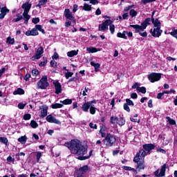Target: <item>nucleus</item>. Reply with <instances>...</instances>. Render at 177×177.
I'll return each instance as SVG.
<instances>
[{
  "instance_id": "1",
  "label": "nucleus",
  "mask_w": 177,
  "mask_h": 177,
  "mask_svg": "<svg viewBox=\"0 0 177 177\" xmlns=\"http://www.w3.org/2000/svg\"><path fill=\"white\" fill-rule=\"evenodd\" d=\"M68 147L71 154H77V156H85L88 153V148L83 145L78 140H71L70 142H66L64 145Z\"/></svg>"
},
{
  "instance_id": "2",
  "label": "nucleus",
  "mask_w": 177,
  "mask_h": 177,
  "mask_svg": "<svg viewBox=\"0 0 177 177\" xmlns=\"http://www.w3.org/2000/svg\"><path fill=\"white\" fill-rule=\"evenodd\" d=\"M146 156H147L146 151L143 149H140L133 159V162L136 164V171L138 172H140L142 169L144 170L145 168H146V165H145V157H146Z\"/></svg>"
},
{
  "instance_id": "3",
  "label": "nucleus",
  "mask_w": 177,
  "mask_h": 177,
  "mask_svg": "<svg viewBox=\"0 0 177 177\" xmlns=\"http://www.w3.org/2000/svg\"><path fill=\"white\" fill-rule=\"evenodd\" d=\"M31 6H32V4L27 1L23 3L21 6V8L24 9V24H28V20L31 19V16L28 15V13H30V10H31Z\"/></svg>"
},
{
  "instance_id": "4",
  "label": "nucleus",
  "mask_w": 177,
  "mask_h": 177,
  "mask_svg": "<svg viewBox=\"0 0 177 177\" xmlns=\"http://www.w3.org/2000/svg\"><path fill=\"white\" fill-rule=\"evenodd\" d=\"M117 142V138L114 134L111 133H106V136L103 140V143L106 147H112V146H115V142Z\"/></svg>"
},
{
  "instance_id": "5",
  "label": "nucleus",
  "mask_w": 177,
  "mask_h": 177,
  "mask_svg": "<svg viewBox=\"0 0 177 177\" xmlns=\"http://www.w3.org/2000/svg\"><path fill=\"white\" fill-rule=\"evenodd\" d=\"M89 171V166L88 165L80 167L76 169L75 177H85L86 172Z\"/></svg>"
},
{
  "instance_id": "6",
  "label": "nucleus",
  "mask_w": 177,
  "mask_h": 177,
  "mask_svg": "<svg viewBox=\"0 0 177 177\" xmlns=\"http://www.w3.org/2000/svg\"><path fill=\"white\" fill-rule=\"evenodd\" d=\"M129 27H131V28H134L135 33L139 34L140 37H142L143 38H146L147 37V32L145 31L142 32V31H145L146 29L145 28L141 29L140 28H139V24L129 25Z\"/></svg>"
},
{
  "instance_id": "7",
  "label": "nucleus",
  "mask_w": 177,
  "mask_h": 177,
  "mask_svg": "<svg viewBox=\"0 0 177 177\" xmlns=\"http://www.w3.org/2000/svg\"><path fill=\"white\" fill-rule=\"evenodd\" d=\"M37 86L40 89H46L49 86V82H48V76H43L41 80L37 82Z\"/></svg>"
},
{
  "instance_id": "8",
  "label": "nucleus",
  "mask_w": 177,
  "mask_h": 177,
  "mask_svg": "<svg viewBox=\"0 0 177 177\" xmlns=\"http://www.w3.org/2000/svg\"><path fill=\"white\" fill-rule=\"evenodd\" d=\"M161 73H151L148 75V80L150 82L154 84V82H157L161 80Z\"/></svg>"
},
{
  "instance_id": "9",
  "label": "nucleus",
  "mask_w": 177,
  "mask_h": 177,
  "mask_svg": "<svg viewBox=\"0 0 177 177\" xmlns=\"http://www.w3.org/2000/svg\"><path fill=\"white\" fill-rule=\"evenodd\" d=\"M110 24H113L111 19L105 20L104 22L99 24L98 30L104 32L106 30H109V26H110Z\"/></svg>"
},
{
  "instance_id": "10",
  "label": "nucleus",
  "mask_w": 177,
  "mask_h": 177,
  "mask_svg": "<svg viewBox=\"0 0 177 177\" xmlns=\"http://www.w3.org/2000/svg\"><path fill=\"white\" fill-rule=\"evenodd\" d=\"M64 15L68 20H70L71 21H73L74 24H77V21L75 19V17L73 15V12L70 11V9L66 8L64 12Z\"/></svg>"
},
{
  "instance_id": "11",
  "label": "nucleus",
  "mask_w": 177,
  "mask_h": 177,
  "mask_svg": "<svg viewBox=\"0 0 177 177\" xmlns=\"http://www.w3.org/2000/svg\"><path fill=\"white\" fill-rule=\"evenodd\" d=\"M42 55H44V47L40 46L36 50L35 54L30 58L32 62L35 60H39L41 57H42Z\"/></svg>"
},
{
  "instance_id": "12",
  "label": "nucleus",
  "mask_w": 177,
  "mask_h": 177,
  "mask_svg": "<svg viewBox=\"0 0 177 177\" xmlns=\"http://www.w3.org/2000/svg\"><path fill=\"white\" fill-rule=\"evenodd\" d=\"M149 32L151 34L153 38H160V37H161V34H162V30H161V28L156 27L153 29L151 28Z\"/></svg>"
},
{
  "instance_id": "13",
  "label": "nucleus",
  "mask_w": 177,
  "mask_h": 177,
  "mask_svg": "<svg viewBox=\"0 0 177 177\" xmlns=\"http://www.w3.org/2000/svg\"><path fill=\"white\" fill-rule=\"evenodd\" d=\"M165 171H167V164H164L161 166L160 172V169H157L153 172V175L156 177H163L165 176Z\"/></svg>"
},
{
  "instance_id": "14",
  "label": "nucleus",
  "mask_w": 177,
  "mask_h": 177,
  "mask_svg": "<svg viewBox=\"0 0 177 177\" xmlns=\"http://www.w3.org/2000/svg\"><path fill=\"white\" fill-rule=\"evenodd\" d=\"M53 84L55 86V93H56V95H60V93H62V92H63V88H62V84H60V82H59V80H56L53 82Z\"/></svg>"
},
{
  "instance_id": "15",
  "label": "nucleus",
  "mask_w": 177,
  "mask_h": 177,
  "mask_svg": "<svg viewBox=\"0 0 177 177\" xmlns=\"http://www.w3.org/2000/svg\"><path fill=\"white\" fill-rule=\"evenodd\" d=\"M156 149V145L154 144H145L142 145V149L141 150H143L145 151H147V154H150L151 152V150H154Z\"/></svg>"
},
{
  "instance_id": "16",
  "label": "nucleus",
  "mask_w": 177,
  "mask_h": 177,
  "mask_svg": "<svg viewBox=\"0 0 177 177\" xmlns=\"http://www.w3.org/2000/svg\"><path fill=\"white\" fill-rule=\"evenodd\" d=\"M46 120L48 122H50V124H57V125H62V122L56 119V118L50 114L47 115Z\"/></svg>"
},
{
  "instance_id": "17",
  "label": "nucleus",
  "mask_w": 177,
  "mask_h": 177,
  "mask_svg": "<svg viewBox=\"0 0 177 177\" xmlns=\"http://www.w3.org/2000/svg\"><path fill=\"white\" fill-rule=\"evenodd\" d=\"M150 21H151V18H146L144 20V21H142L141 23V25H138L139 28H141V29L147 28V26H150V24H151V23H150Z\"/></svg>"
},
{
  "instance_id": "18",
  "label": "nucleus",
  "mask_w": 177,
  "mask_h": 177,
  "mask_svg": "<svg viewBox=\"0 0 177 177\" xmlns=\"http://www.w3.org/2000/svg\"><path fill=\"white\" fill-rule=\"evenodd\" d=\"M25 35L26 37H36L37 35H39V32H38V30L35 28H33L31 30L26 31Z\"/></svg>"
},
{
  "instance_id": "19",
  "label": "nucleus",
  "mask_w": 177,
  "mask_h": 177,
  "mask_svg": "<svg viewBox=\"0 0 177 177\" xmlns=\"http://www.w3.org/2000/svg\"><path fill=\"white\" fill-rule=\"evenodd\" d=\"M42 107L43 108L41 110L40 118H45V117L48 115V109H49V107L46 105H43Z\"/></svg>"
},
{
  "instance_id": "20",
  "label": "nucleus",
  "mask_w": 177,
  "mask_h": 177,
  "mask_svg": "<svg viewBox=\"0 0 177 177\" xmlns=\"http://www.w3.org/2000/svg\"><path fill=\"white\" fill-rule=\"evenodd\" d=\"M91 106L90 102H84L82 106V111H84V113H88L89 111V109H91Z\"/></svg>"
},
{
  "instance_id": "21",
  "label": "nucleus",
  "mask_w": 177,
  "mask_h": 177,
  "mask_svg": "<svg viewBox=\"0 0 177 177\" xmlns=\"http://www.w3.org/2000/svg\"><path fill=\"white\" fill-rule=\"evenodd\" d=\"M16 17L17 18H15L12 19V23H17L19 21H20L21 20H24V17L23 16V14L21 15H20V13H17L16 15Z\"/></svg>"
},
{
  "instance_id": "22",
  "label": "nucleus",
  "mask_w": 177,
  "mask_h": 177,
  "mask_svg": "<svg viewBox=\"0 0 177 177\" xmlns=\"http://www.w3.org/2000/svg\"><path fill=\"white\" fill-rule=\"evenodd\" d=\"M151 23L153 24V27L155 28H161V22L158 19H153L151 20Z\"/></svg>"
},
{
  "instance_id": "23",
  "label": "nucleus",
  "mask_w": 177,
  "mask_h": 177,
  "mask_svg": "<svg viewBox=\"0 0 177 177\" xmlns=\"http://www.w3.org/2000/svg\"><path fill=\"white\" fill-rule=\"evenodd\" d=\"M92 151H90L88 156H83V155L80 156L77 158V159L80 160V161H84V160H88V158H91V156H92Z\"/></svg>"
},
{
  "instance_id": "24",
  "label": "nucleus",
  "mask_w": 177,
  "mask_h": 177,
  "mask_svg": "<svg viewBox=\"0 0 177 177\" xmlns=\"http://www.w3.org/2000/svg\"><path fill=\"white\" fill-rule=\"evenodd\" d=\"M77 55H78V50H72L67 53V56L68 57H74V56H77Z\"/></svg>"
},
{
  "instance_id": "25",
  "label": "nucleus",
  "mask_w": 177,
  "mask_h": 177,
  "mask_svg": "<svg viewBox=\"0 0 177 177\" xmlns=\"http://www.w3.org/2000/svg\"><path fill=\"white\" fill-rule=\"evenodd\" d=\"M87 52L89 53H96V52H99L100 48H97L96 47H88L86 48Z\"/></svg>"
},
{
  "instance_id": "26",
  "label": "nucleus",
  "mask_w": 177,
  "mask_h": 177,
  "mask_svg": "<svg viewBox=\"0 0 177 177\" xmlns=\"http://www.w3.org/2000/svg\"><path fill=\"white\" fill-rule=\"evenodd\" d=\"M91 66L94 67L95 73L99 71V68H100V64L99 63H95V62H90Z\"/></svg>"
},
{
  "instance_id": "27",
  "label": "nucleus",
  "mask_w": 177,
  "mask_h": 177,
  "mask_svg": "<svg viewBox=\"0 0 177 177\" xmlns=\"http://www.w3.org/2000/svg\"><path fill=\"white\" fill-rule=\"evenodd\" d=\"M24 93H26V92L21 88H18L13 92V95H24Z\"/></svg>"
},
{
  "instance_id": "28",
  "label": "nucleus",
  "mask_w": 177,
  "mask_h": 177,
  "mask_svg": "<svg viewBox=\"0 0 177 177\" xmlns=\"http://www.w3.org/2000/svg\"><path fill=\"white\" fill-rule=\"evenodd\" d=\"M122 168L124 169V171H133L135 174H138V170H136V169L132 168L129 166H123Z\"/></svg>"
},
{
  "instance_id": "29",
  "label": "nucleus",
  "mask_w": 177,
  "mask_h": 177,
  "mask_svg": "<svg viewBox=\"0 0 177 177\" xmlns=\"http://www.w3.org/2000/svg\"><path fill=\"white\" fill-rule=\"evenodd\" d=\"M0 143H3L6 146H9V140L6 137H0Z\"/></svg>"
},
{
  "instance_id": "30",
  "label": "nucleus",
  "mask_w": 177,
  "mask_h": 177,
  "mask_svg": "<svg viewBox=\"0 0 177 177\" xmlns=\"http://www.w3.org/2000/svg\"><path fill=\"white\" fill-rule=\"evenodd\" d=\"M83 10H85L86 12H91V10H92V6L84 3L83 6Z\"/></svg>"
},
{
  "instance_id": "31",
  "label": "nucleus",
  "mask_w": 177,
  "mask_h": 177,
  "mask_svg": "<svg viewBox=\"0 0 177 177\" xmlns=\"http://www.w3.org/2000/svg\"><path fill=\"white\" fill-rule=\"evenodd\" d=\"M42 62L39 64V67H45L48 63V58L46 57H43Z\"/></svg>"
},
{
  "instance_id": "32",
  "label": "nucleus",
  "mask_w": 177,
  "mask_h": 177,
  "mask_svg": "<svg viewBox=\"0 0 177 177\" xmlns=\"http://www.w3.org/2000/svg\"><path fill=\"white\" fill-rule=\"evenodd\" d=\"M26 156V153L24 152H21L15 154V158L17 161H20V160H22L21 158V156L24 157Z\"/></svg>"
},
{
  "instance_id": "33",
  "label": "nucleus",
  "mask_w": 177,
  "mask_h": 177,
  "mask_svg": "<svg viewBox=\"0 0 177 177\" xmlns=\"http://www.w3.org/2000/svg\"><path fill=\"white\" fill-rule=\"evenodd\" d=\"M166 120H167L169 125H176V121H175L174 119H171L169 116H167Z\"/></svg>"
},
{
  "instance_id": "34",
  "label": "nucleus",
  "mask_w": 177,
  "mask_h": 177,
  "mask_svg": "<svg viewBox=\"0 0 177 177\" xmlns=\"http://www.w3.org/2000/svg\"><path fill=\"white\" fill-rule=\"evenodd\" d=\"M60 103H62V104H64L65 106H67V104H71L73 103V100H71V99H65L63 101H60Z\"/></svg>"
},
{
  "instance_id": "35",
  "label": "nucleus",
  "mask_w": 177,
  "mask_h": 177,
  "mask_svg": "<svg viewBox=\"0 0 177 177\" xmlns=\"http://www.w3.org/2000/svg\"><path fill=\"white\" fill-rule=\"evenodd\" d=\"M129 16L132 18L136 17L138 16V12L133 9L130 10Z\"/></svg>"
},
{
  "instance_id": "36",
  "label": "nucleus",
  "mask_w": 177,
  "mask_h": 177,
  "mask_svg": "<svg viewBox=\"0 0 177 177\" xmlns=\"http://www.w3.org/2000/svg\"><path fill=\"white\" fill-rule=\"evenodd\" d=\"M6 43L8 44V45H14L15 44V38H12L10 36L7 37Z\"/></svg>"
},
{
  "instance_id": "37",
  "label": "nucleus",
  "mask_w": 177,
  "mask_h": 177,
  "mask_svg": "<svg viewBox=\"0 0 177 177\" xmlns=\"http://www.w3.org/2000/svg\"><path fill=\"white\" fill-rule=\"evenodd\" d=\"M120 127H122L123 125H125V120L124 118H119L118 120V123Z\"/></svg>"
},
{
  "instance_id": "38",
  "label": "nucleus",
  "mask_w": 177,
  "mask_h": 177,
  "mask_svg": "<svg viewBox=\"0 0 177 177\" xmlns=\"http://www.w3.org/2000/svg\"><path fill=\"white\" fill-rule=\"evenodd\" d=\"M110 122H111V124H113V125H114V124H117L118 122V118L111 116L110 118Z\"/></svg>"
},
{
  "instance_id": "39",
  "label": "nucleus",
  "mask_w": 177,
  "mask_h": 177,
  "mask_svg": "<svg viewBox=\"0 0 177 177\" xmlns=\"http://www.w3.org/2000/svg\"><path fill=\"white\" fill-rule=\"evenodd\" d=\"M26 141H27V136H21V138H18V142H20V143H21L22 145H24V143H26Z\"/></svg>"
},
{
  "instance_id": "40",
  "label": "nucleus",
  "mask_w": 177,
  "mask_h": 177,
  "mask_svg": "<svg viewBox=\"0 0 177 177\" xmlns=\"http://www.w3.org/2000/svg\"><path fill=\"white\" fill-rule=\"evenodd\" d=\"M62 107H63V104H59V103H55V104H53L51 105V108L52 109H62Z\"/></svg>"
},
{
  "instance_id": "41",
  "label": "nucleus",
  "mask_w": 177,
  "mask_h": 177,
  "mask_svg": "<svg viewBox=\"0 0 177 177\" xmlns=\"http://www.w3.org/2000/svg\"><path fill=\"white\" fill-rule=\"evenodd\" d=\"M0 10H1V13L5 15H8V13H9L10 12L9 9H8V8L6 7H3L0 8Z\"/></svg>"
},
{
  "instance_id": "42",
  "label": "nucleus",
  "mask_w": 177,
  "mask_h": 177,
  "mask_svg": "<svg viewBox=\"0 0 177 177\" xmlns=\"http://www.w3.org/2000/svg\"><path fill=\"white\" fill-rule=\"evenodd\" d=\"M137 91L140 92V93L145 94L147 92L146 87H145V86L138 87V88H137Z\"/></svg>"
},
{
  "instance_id": "43",
  "label": "nucleus",
  "mask_w": 177,
  "mask_h": 177,
  "mask_svg": "<svg viewBox=\"0 0 177 177\" xmlns=\"http://www.w3.org/2000/svg\"><path fill=\"white\" fill-rule=\"evenodd\" d=\"M30 125L33 129L38 128V123L35 120H31Z\"/></svg>"
},
{
  "instance_id": "44",
  "label": "nucleus",
  "mask_w": 177,
  "mask_h": 177,
  "mask_svg": "<svg viewBox=\"0 0 177 177\" xmlns=\"http://www.w3.org/2000/svg\"><path fill=\"white\" fill-rule=\"evenodd\" d=\"M126 104H127L128 106H131L132 107H133V106H135V104L133 103V101H132L129 98L126 99Z\"/></svg>"
},
{
  "instance_id": "45",
  "label": "nucleus",
  "mask_w": 177,
  "mask_h": 177,
  "mask_svg": "<svg viewBox=\"0 0 177 177\" xmlns=\"http://www.w3.org/2000/svg\"><path fill=\"white\" fill-rule=\"evenodd\" d=\"M117 37L118 38H123V39H128V37H127V35H124L121 32H119L117 33Z\"/></svg>"
},
{
  "instance_id": "46",
  "label": "nucleus",
  "mask_w": 177,
  "mask_h": 177,
  "mask_svg": "<svg viewBox=\"0 0 177 177\" xmlns=\"http://www.w3.org/2000/svg\"><path fill=\"white\" fill-rule=\"evenodd\" d=\"M41 157H42V153H41L40 151H37L36 152L37 162H39V160H41Z\"/></svg>"
},
{
  "instance_id": "47",
  "label": "nucleus",
  "mask_w": 177,
  "mask_h": 177,
  "mask_svg": "<svg viewBox=\"0 0 177 177\" xmlns=\"http://www.w3.org/2000/svg\"><path fill=\"white\" fill-rule=\"evenodd\" d=\"M109 30L111 31V34H114L115 31V26H114V24H109Z\"/></svg>"
},
{
  "instance_id": "48",
  "label": "nucleus",
  "mask_w": 177,
  "mask_h": 177,
  "mask_svg": "<svg viewBox=\"0 0 177 177\" xmlns=\"http://www.w3.org/2000/svg\"><path fill=\"white\" fill-rule=\"evenodd\" d=\"M123 109L127 113H131V108H129V105H128V104L124 103L123 105Z\"/></svg>"
},
{
  "instance_id": "49",
  "label": "nucleus",
  "mask_w": 177,
  "mask_h": 177,
  "mask_svg": "<svg viewBox=\"0 0 177 177\" xmlns=\"http://www.w3.org/2000/svg\"><path fill=\"white\" fill-rule=\"evenodd\" d=\"M73 75H74V73L73 72L67 71V73H65V77L66 80H68V78L73 77Z\"/></svg>"
},
{
  "instance_id": "50",
  "label": "nucleus",
  "mask_w": 177,
  "mask_h": 177,
  "mask_svg": "<svg viewBox=\"0 0 177 177\" xmlns=\"http://www.w3.org/2000/svg\"><path fill=\"white\" fill-rule=\"evenodd\" d=\"M90 114H92L93 115L96 114V108L95 106H91L90 107Z\"/></svg>"
},
{
  "instance_id": "51",
  "label": "nucleus",
  "mask_w": 177,
  "mask_h": 177,
  "mask_svg": "<svg viewBox=\"0 0 177 177\" xmlns=\"http://www.w3.org/2000/svg\"><path fill=\"white\" fill-rule=\"evenodd\" d=\"M24 120H25V121H28V120H31V114L26 113L25 115H24Z\"/></svg>"
},
{
  "instance_id": "52",
  "label": "nucleus",
  "mask_w": 177,
  "mask_h": 177,
  "mask_svg": "<svg viewBox=\"0 0 177 177\" xmlns=\"http://www.w3.org/2000/svg\"><path fill=\"white\" fill-rule=\"evenodd\" d=\"M157 0H141V3L146 5L147 3H150L151 2H156Z\"/></svg>"
},
{
  "instance_id": "53",
  "label": "nucleus",
  "mask_w": 177,
  "mask_h": 177,
  "mask_svg": "<svg viewBox=\"0 0 177 177\" xmlns=\"http://www.w3.org/2000/svg\"><path fill=\"white\" fill-rule=\"evenodd\" d=\"M76 77H72L71 79H69V80L68 81V82H77V81H78V77H77V76L78 75V74H75Z\"/></svg>"
},
{
  "instance_id": "54",
  "label": "nucleus",
  "mask_w": 177,
  "mask_h": 177,
  "mask_svg": "<svg viewBox=\"0 0 177 177\" xmlns=\"http://www.w3.org/2000/svg\"><path fill=\"white\" fill-rule=\"evenodd\" d=\"M39 74V71L37 69H33L32 70V75L33 77H37Z\"/></svg>"
},
{
  "instance_id": "55",
  "label": "nucleus",
  "mask_w": 177,
  "mask_h": 177,
  "mask_svg": "<svg viewBox=\"0 0 177 177\" xmlns=\"http://www.w3.org/2000/svg\"><path fill=\"white\" fill-rule=\"evenodd\" d=\"M88 125L91 129H97V124H95L93 122H90Z\"/></svg>"
},
{
  "instance_id": "56",
  "label": "nucleus",
  "mask_w": 177,
  "mask_h": 177,
  "mask_svg": "<svg viewBox=\"0 0 177 177\" xmlns=\"http://www.w3.org/2000/svg\"><path fill=\"white\" fill-rule=\"evenodd\" d=\"M26 104H27L26 103V104L19 103L18 104V109H19L20 110L24 109V108L26 107Z\"/></svg>"
},
{
  "instance_id": "57",
  "label": "nucleus",
  "mask_w": 177,
  "mask_h": 177,
  "mask_svg": "<svg viewBox=\"0 0 177 177\" xmlns=\"http://www.w3.org/2000/svg\"><path fill=\"white\" fill-rule=\"evenodd\" d=\"M134 6L135 5H131V6H128L127 7H125L124 8V12H129V10H131L132 8H133Z\"/></svg>"
},
{
  "instance_id": "58",
  "label": "nucleus",
  "mask_w": 177,
  "mask_h": 177,
  "mask_svg": "<svg viewBox=\"0 0 177 177\" xmlns=\"http://www.w3.org/2000/svg\"><path fill=\"white\" fill-rule=\"evenodd\" d=\"M32 23H33V24H38V23H39V17L32 18Z\"/></svg>"
},
{
  "instance_id": "59",
  "label": "nucleus",
  "mask_w": 177,
  "mask_h": 177,
  "mask_svg": "<svg viewBox=\"0 0 177 177\" xmlns=\"http://www.w3.org/2000/svg\"><path fill=\"white\" fill-rule=\"evenodd\" d=\"M157 153H162V154H166L167 153V151H165L164 149L162 148H159L156 150Z\"/></svg>"
},
{
  "instance_id": "60",
  "label": "nucleus",
  "mask_w": 177,
  "mask_h": 177,
  "mask_svg": "<svg viewBox=\"0 0 177 177\" xmlns=\"http://www.w3.org/2000/svg\"><path fill=\"white\" fill-rule=\"evenodd\" d=\"M53 60H57L59 59V54L57 53H54V55L52 56Z\"/></svg>"
},
{
  "instance_id": "61",
  "label": "nucleus",
  "mask_w": 177,
  "mask_h": 177,
  "mask_svg": "<svg viewBox=\"0 0 177 177\" xmlns=\"http://www.w3.org/2000/svg\"><path fill=\"white\" fill-rule=\"evenodd\" d=\"M30 78H31V75L29 73H27L25 77H24V80H25V81H28Z\"/></svg>"
},
{
  "instance_id": "62",
  "label": "nucleus",
  "mask_w": 177,
  "mask_h": 177,
  "mask_svg": "<svg viewBox=\"0 0 177 177\" xmlns=\"http://www.w3.org/2000/svg\"><path fill=\"white\" fill-rule=\"evenodd\" d=\"M50 64L51 67H57V62H56L55 61L51 60Z\"/></svg>"
},
{
  "instance_id": "63",
  "label": "nucleus",
  "mask_w": 177,
  "mask_h": 177,
  "mask_svg": "<svg viewBox=\"0 0 177 177\" xmlns=\"http://www.w3.org/2000/svg\"><path fill=\"white\" fill-rule=\"evenodd\" d=\"M8 162H15V158H12L11 156H8L7 158Z\"/></svg>"
},
{
  "instance_id": "64",
  "label": "nucleus",
  "mask_w": 177,
  "mask_h": 177,
  "mask_svg": "<svg viewBox=\"0 0 177 177\" xmlns=\"http://www.w3.org/2000/svg\"><path fill=\"white\" fill-rule=\"evenodd\" d=\"M131 99H138V94L136 93H132L131 94Z\"/></svg>"
}]
</instances>
